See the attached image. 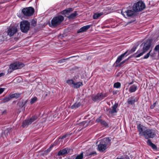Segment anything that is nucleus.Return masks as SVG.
<instances>
[{"label":"nucleus","instance_id":"32","mask_svg":"<svg viewBox=\"0 0 159 159\" xmlns=\"http://www.w3.org/2000/svg\"><path fill=\"white\" fill-rule=\"evenodd\" d=\"M121 86V84L120 82H117L115 83L114 84V87L115 88L118 89Z\"/></svg>","mask_w":159,"mask_h":159},{"label":"nucleus","instance_id":"35","mask_svg":"<svg viewBox=\"0 0 159 159\" xmlns=\"http://www.w3.org/2000/svg\"><path fill=\"white\" fill-rule=\"evenodd\" d=\"M68 57V58H66V59H62L60 60H59L58 61V63H62L64 62L66 60H67V59H68L70 58H71V57Z\"/></svg>","mask_w":159,"mask_h":159},{"label":"nucleus","instance_id":"19","mask_svg":"<svg viewBox=\"0 0 159 159\" xmlns=\"http://www.w3.org/2000/svg\"><path fill=\"white\" fill-rule=\"evenodd\" d=\"M118 103H116L114 104L112 107V109L109 112V113L111 114L116 113L117 112V111L116 110V109L118 107Z\"/></svg>","mask_w":159,"mask_h":159},{"label":"nucleus","instance_id":"40","mask_svg":"<svg viewBox=\"0 0 159 159\" xmlns=\"http://www.w3.org/2000/svg\"><path fill=\"white\" fill-rule=\"evenodd\" d=\"M69 135L68 134H66L64 135H63L62 136H61L60 137V138L61 139H63L64 138H66L67 136H68Z\"/></svg>","mask_w":159,"mask_h":159},{"label":"nucleus","instance_id":"13","mask_svg":"<svg viewBox=\"0 0 159 159\" xmlns=\"http://www.w3.org/2000/svg\"><path fill=\"white\" fill-rule=\"evenodd\" d=\"M96 122L100 123L101 125L105 127H108V125L105 120L101 119V116H100L96 120Z\"/></svg>","mask_w":159,"mask_h":159},{"label":"nucleus","instance_id":"50","mask_svg":"<svg viewBox=\"0 0 159 159\" xmlns=\"http://www.w3.org/2000/svg\"><path fill=\"white\" fill-rule=\"evenodd\" d=\"M133 84V82H131V83H130L129 84Z\"/></svg>","mask_w":159,"mask_h":159},{"label":"nucleus","instance_id":"15","mask_svg":"<svg viewBox=\"0 0 159 159\" xmlns=\"http://www.w3.org/2000/svg\"><path fill=\"white\" fill-rule=\"evenodd\" d=\"M103 98L102 93H98L96 95L92 97V100L94 101H96L102 100Z\"/></svg>","mask_w":159,"mask_h":159},{"label":"nucleus","instance_id":"47","mask_svg":"<svg viewBox=\"0 0 159 159\" xmlns=\"http://www.w3.org/2000/svg\"><path fill=\"white\" fill-rule=\"evenodd\" d=\"M4 75V74L3 73H0V77L3 76Z\"/></svg>","mask_w":159,"mask_h":159},{"label":"nucleus","instance_id":"37","mask_svg":"<svg viewBox=\"0 0 159 159\" xmlns=\"http://www.w3.org/2000/svg\"><path fill=\"white\" fill-rule=\"evenodd\" d=\"M151 51V50H150L147 54L145 55L143 57V59H146L148 58L150 55V53Z\"/></svg>","mask_w":159,"mask_h":159},{"label":"nucleus","instance_id":"43","mask_svg":"<svg viewBox=\"0 0 159 159\" xmlns=\"http://www.w3.org/2000/svg\"><path fill=\"white\" fill-rule=\"evenodd\" d=\"M5 88H0V94H2L5 90Z\"/></svg>","mask_w":159,"mask_h":159},{"label":"nucleus","instance_id":"30","mask_svg":"<svg viewBox=\"0 0 159 159\" xmlns=\"http://www.w3.org/2000/svg\"><path fill=\"white\" fill-rule=\"evenodd\" d=\"M66 83L70 86L73 87L74 84V81L73 80H68L66 81Z\"/></svg>","mask_w":159,"mask_h":159},{"label":"nucleus","instance_id":"8","mask_svg":"<svg viewBox=\"0 0 159 159\" xmlns=\"http://www.w3.org/2000/svg\"><path fill=\"white\" fill-rule=\"evenodd\" d=\"M30 23L27 20L22 21L20 23V29L23 33H27L30 29Z\"/></svg>","mask_w":159,"mask_h":159},{"label":"nucleus","instance_id":"17","mask_svg":"<svg viewBox=\"0 0 159 159\" xmlns=\"http://www.w3.org/2000/svg\"><path fill=\"white\" fill-rule=\"evenodd\" d=\"M105 11V10H104L102 12H96L94 13L93 16V18L94 19H97L101 16L105 14H107V13H106Z\"/></svg>","mask_w":159,"mask_h":159},{"label":"nucleus","instance_id":"14","mask_svg":"<svg viewBox=\"0 0 159 159\" xmlns=\"http://www.w3.org/2000/svg\"><path fill=\"white\" fill-rule=\"evenodd\" d=\"M92 25H88L84 26L78 30L77 31V33H79L86 32L90 28Z\"/></svg>","mask_w":159,"mask_h":159},{"label":"nucleus","instance_id":"5","mask_svg":"<svg viewBox=\"0 0 159 159\" xmlns=\"http://www.w3.org/2000/svg\"><path fill=\"white\" fill-rule=\"evenodd\" d=\"M111 140L109 138H105L102 139L98 146V150L100 152H104L107 148V146L110 143Z\"/></svg>","mask_w":159,"mask_h":159},{"label":"nucleus","instance_id":"48","mask_svg":"<svg viewBox=\"0 0 159 159\" xmlns=\"http://www.w3.org/2000/svg\"><path fill=\"white\" fill-rule=\"evenodd\" d=\"M137 127L138 130H139V125H137Z\"/></svg>","mask_w":159,"mask_h":159},{"label":"nucleus","instance_id":"1","mask_svg":"<svg viewBox=\"0 0 159 159\" xmlns=\"http://www.w3.org/2000/svg\"><path fill=\"white\" fill-rule=\"evenodd\" d=\"M133 10L127 8H123L121 11L122 15L126 18H129L134 16L135 12L139 11V1L135 3L133 7Z\"/></svg>","mask_w":159,"mask_h":159},{"label":"nucleus","instance_id":"39","mask_svg":"<svg viewBox=\"0 0 159 159\" xmlns=\"http://www.w3.org/2000/svg\"><path fill=\"white\" fill-rule=\"evenodd\" d=\"M5 40L4 39L3 37V36H2V35L0 34V43H1L2 42Z\"/></svg>","mask_w":159,"mask_h":159},{"label":"nucleus","instance_id":"36","mask_svg":"<svg viewBox=\"0 0 159 159\" xmlns=\"http://www.w3.org/2000/svg\"><path fill=\"white\" fill-rule=\"evenodd\" d=\"M2 36H3V37L5 40L7 38V36H8V35L7 34V32H4L3 33Z\"/></svg>","mask_w":159,"mask_h":159},{"label":"nucleus","instance_id":"25","mask_svg":"<svg viewBox=\"0 0 159 159\" xmlns=\"http://www.w3.org/2000/svg\"><path fill=\"white\" fill-rule=\"evenodd\" d=\"M81 105L80 102H76L71 106V108L72 109H76L80 107Z\"/></svg>","mask_w":159,"mask_h":159},{"label":"nucleus","instance_id":"6","mask_svg":"<svg viewBox=\"0 0 159 159\" xmlns=\"http://www.w3.org/2000/svg\"><path fill=\"white\" fill-rule=\"evenodd\" d=\"M24 66V64L21 62H15L10 65L9 68L8 69V73H10L15 70L21 68Z\"/></svg>","mask_w":159,"mask_h":159},{"label":"nucleus","instance_id":"2","mask_svg":"<svg viewBox=\"0 0 159 159\" xmlns=\"http://www.w3.org/2000/svg\"><path fill=\"white\" fill-rule=\"evenodd\" d=\"M146 129V128L140 125V135L143 136L146 139L153 138L156 136V130L152 129Z\"/></svg>","mask_w":159,"mask_h":159},{"label":"nucleus","instance_id":"38","mask_svg":"<svg viewBox=\"0 0 159 159\" xmlns=\"http://www.w3.org/2000/svg\"><path fill=\"white\" fill-rule=\"evenodd\" d=\"M97 155V153L95 151H93L91 152L89 155V156H91L93 155L94 156V155Z\"/></svg>","mask_w":159,"mask_h":159},{"label":"nucleus","instance_id":"28","mask_svg":"<svg viewBox=\"0 0 159 159\" xmlns=\"http://www.w3.org/2000/svg\"><path fill=\"white\" fill-rule=\"evenodd\" d=\"M27 102V100H22L21 102L19 103V105L20 107H24Z\"/></svg>","mask_w":159,"mask_h":159},{"label":"nucleus","instance_id":"29","mask_svg":"<svg viewBox=\"0 0 159 159\" xmlns=\"http://www.w3.org/2000/svg\"><path fill=\"white\" fill-rule=\"evenodd\" d=\"M11 99L10 95H9L4 98L3 99V101L4 102H7Z\"/></svg>","mask_w":159,"mask_h":159},{"label":"nucleus","instance_id":"46","mask_svg":"<svg viewBox=\"0 0 159 159\" xmlns=\"http://www.w3.org/2000/svg\"><path fill=\"white\" fill-rule=\"evenodd\" d=\"M122 64H121V62H120V63H119L118 64H116V65L115 66L116 67H120Z\"/></svg>","mask_w":159,"mask_h":159},{"label":"nucleus","instance_id":"10","mask_svg":"<svg viewBox=\"0 0 159 159\" xmlns=\"http://www.w3.org/2000/svg\"><path fill=\"white\" fill-rule=\"evenodd\" d=\"M7 29V34L10 38L15 34L18 31L17 28L15 26L9 27Z\"/></svg>","mask_w":159,"mask_h":159},{"label":"nucleus","instance_id":"18","mask_svg":"<svg viewBox=\"0 0 159 159\" xmlns=\"http://www.w3.org/2000/svg\"><path fill=\"white\" fill-rule=\"evenodd\" d=\"M138 98L134 97H131L130 98L128 99L127 101V103L129 104L132 105L134 104L135 102L138 100Z\"/></svg>","mask_w":159,"mask_h":159},{"label":"nucleus","instance_id":"42","mask_svg":"<svg viewBox=\"0 0 159 159\" xmlns=\"http://www.w3.org/2000/svg\"><path fill=\"white\" fill-rule=\"evenodd\" d=\"M154 50L155 51L159 50V45H157L155 48Z\"/></svg>","mask_w":159,"mask_h":159},{"label":"nucleus","instance_id":"23","mask_svg":"<svg viewBox=\"0 0 159 159\" xmlns=\"http://www.w3.org/2000/svg\"><path fill=\"white\" fill-rule=\"evenodd\" d=\"M137 88V86L135 84H134L130 87L129 89V91L130 93L134 92L136 90Z\"/></svg>","mask_w":159,"mask_h":159},{"label":"nucleus","instance_id":"27","mask_svg":"<svg viewBox=\"0 0 159 159\" xmlns=\"http://www.w3.org/2000/svg\"><path fill=\"white\" fill-rule=\"evenodd\" d=\"M73 9L71 8H69L62 11V14L64 15L68 14L70 12L72 11Z\"/></svg>","mask_w":159,"mask_h":159},{"label":"nucleus","instance_id":"9","mask_svg":"<svg viewBox=\"0 0 159 159\" xmlns=\"http://www.w3.org/2000/svg\"><path fill=\"white\" fill-rule=\"evenodd\" d=\"M34 12V9L32 7H29L23 8L22 12L24 16H32Z\"/></svg>","mask_w":159,"mask_h":159},{"label":"nucleus","instance_id":"21","mask_svg":"<svg viewBox=\"0 0 159 159\" xmlns=\"http://www.w3.org/2000/svg\"><path fill=\"white\" fill-rule=\"evenodd\" d=\"M83 84L82 82H78L76 83H74V85L73 87L75 89L79 88L81 86L83 85Z\"/></svg>","mask_w":159,"mask_h":159},{"label":"nucleus","instance_id":"16","mask_svg":"<svg viewBox=\"0 0 159 159\" xmlns=\"http://www.w3.org/2000/svg\"><path fill=\"white\" fill-rule=\"evenodd\" d=\"M150 45L147 43H145L143 49V52L140 53V56L142 55L144 53L147 52L150 48Z\"/></svg>","mask_w":159,"mask_h":159},{"label":"nucleus","instance_id":"31","mask_svg":"<svg viewBox=\"0 0 159 159\" xmlns=\"http://www.w3.org/2000/svg\"><path fill=\"white\" fill-rule=\"evenodd\" d=\"M10 95H11V99L14 98H18L20 97V94L17 93L12 94Z\"/></svg>","mask_w":159,"mask_h":159},{"label":"nucleus","instance_id":"12","mask_svg":"<svg viewBox=\"0 0 159 159\" xmlns=\"http://www.w3.org/2000/svg\"><path fill=\"white\" fill-rule=\"evenodd\" d=\"M71 151V150L70 148H65L59 151L58 153V155L59 156H62L70 153Z\"/></svg>","mask_w":159,"mask_h":159},{"label":"nucleus","instance_id":"44","mask_svg":"<svg viewBox=\"0 0 159 159\" xmlns=\"http://www.w3.org/2000/svg\"><path fill=\"white\" fill-rule=\"evenodd\" d=\"M107 93H102V96H103V98H104L107 97Z\"/></svg>","mask_w":159,"mask_h":159},{"label":"nucleus","instance_id":"3","mask_svg":"<svg viewBox=\"0 0 159 159\" xmlns=\"http://www.w3.org/2000/svg\"><path fill=\"white\" fill-rule=\"evenodd\" d=\"M138 45L135 44L134 45L132 49L130 50H128L124 53L121 54L120 55L118 56L117 58V59L114 64H118L123 59L126 57L128 55L131 54L134 52L136 50Z\"/></svg>","mask_w":159,"mask_h":159},{"label":"nucleus","instance_id":"33","mask_svg":"<svg viewBox=\"0 0 159 159\" xmlns=\"http://www.w3.org/2000/svg\"><path fill=\"white\" fill-rule=\"evenodd\" d=\"M37 98L36 97H34L33 98H31L30 101V103L32 104L35 103L37 100Z\"/></svg>","mask_w":159,"mask_h":159},{"label":"nucleus","instance_id":"45","mask_svg":"<svg viewBox=\"0 0 159 159\" xmlns=\"http://www.w3.org/2000/svg\"><path fill=\"white\" fill-rule=\"evenodd\" d=\"M15 80H20V81H21L22 80V78L20 77H17L15 79Z\"/></svg>","mask_w":159,"mask_h":159},{"label":"nucleus","instance_id":"24","mask_svg":"<svg viewBox=\"0 0 159 159\" xmlns=\"http://www.w3.org/2000/svg\"><path fill=\"white\" fill-rule=\"evenodd\" d=\"M146 7L144 3L142 0H140V11L144 9Z\"/></svg>","mask_w":159,"mask_h":159},{"label":"nucleus","instance_id":"26","mask_svg":"<svg viewBox=\"0 0 159 159\" xmlns=\"http://www.w3.org/2000/svg\"><path fill=\"white\" fill-rule=\"evenodd\" d=\"M78 14L76 11H75L73 13L70 14L68 16L69 19H74L77 15Z\"/></svg>","mask_w":159,"mask_h":159},{"label":"nucleus","instance_id":"49","mask_svg":"<svg viewBox=\"0 0 159 159\" xmlns=\"http://www.w3.org/2000/svg\"><path fill=\"white\" fill-rule=\"evenodd\" d=\"M53 145H52V146H51L50 148H51L53 147Z\"/></svg>","mask_w":159,"mask_h":159},{"label":"nucleus","instance_id":"34","mask_svg":"<svg viewBox=\"0 0 159 159\" xmlns=\"http://www.w3.org/2000/svg\"><path fill=\"white\" fill-rule=\"evenodd\" d=\"M83 152L81 153L80 154L77 156L75 159H83Z\"/></svg>","mask_w":159,"mask_h":159},{"label":"nucleus","instance_id":"11","mask_svg":"<svg viewBox=\"0 0 159 159\" xmlns=\"http://www.w3.org/2000/svg\"><path fill=\"white\" fill-rule=\"evenodd\" d=\"M37 119L36 116H32L30 118L25 120L23 121L22 123V126L23 127H25L31 124Z\"/></svg>","mask_w":159,"mask_h":159},{"label":"nucleus","instance_id":"4","mask_svg":"<svg viewBox=\"0 0 159 159\" xmlns=\"http://www.w3.org/2000/svg\"><path fill=\"white\" fill-rule=\"evenodd\" d=\"M138 45L135 44L134 45L132 49L130 50H128L124 53L121 54L120 55L118 56L117 58V59L114 64H118L123 59L126 57L128 55L131 54L134 52L136 50Z\"/></svg>","mask_w":159,"mask_h":159},{"label":"nucleus","instance_id":"51","mask_svg":"<svg viewBox=\"0 0 159 159\" xmlns=\"http://www.w3.org/2000/svg\"><path fill=\"white\" fill-rule=\"evenodd\" d=\"M158 56H159V50L158 51Z\"/></svg>","mask_w":159,"mask_h":159},{"label":"nucleus","instance_id":"7","mask_svg":"<svg viewBox=\"0 0 159 159\" xmlns=\"http://www.w3.org/2000/svg\"><path fill=\"white\" fill-rule=\"evenodd\" d=\"M64 19V17L62 16L54 17L52 20L51 24H49V26L51 27H56L59 25Z\"/></svg>","mask_w":159,"mask_h":159},{"label":"nucleus","instance_id":"22","mask_svg":"<svg viewBox=\"0 0 159 159\" xmlns=\"http://www.w3.org/2000/svg\"><path fill=\"white\" fill-rule=\"evenodd\" d=\"M139 57V54H138L137 53V54L136 55L135 54H134L133 55H131L127 59H125V60H124L122 61L121 62V64H124L126 61H127L131 57Z\"/></svg>","mask_w":159,"mask_h":159},{"label":"nucleus","instance_id":"41","mask_svg":"<svg viewBox=\"0 0 159 159\" xmlns=\"http://www.w3.org/2000/svg\"><path fill=\"white\" fill-rule=\"evenodd\" d=\"M36 24V22L34 20H32L31 21V25L33 26H35Z\"/></svg>","mask_w":159,"mask_h":159},{"label":"nucleus","instance_id":"20","mask_svg":"<svg viewBox=\"0 0 159 159\" xmlns=\"http://www.w3.org/2000/svg\"><path fill=\"white\" fill-rule=\"evenodd\" d=\"M147 143L148 145L151 146L153 149H157V147L152 142V141L150 139H148L147 142Z\"/></svg>","mask_w":159,"mask_h":159}]
</instances>
